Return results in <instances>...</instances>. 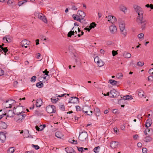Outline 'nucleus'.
I'll list each match as a JSON object with an SVG mask.
<instances>
[{
	"label": "nucleus",
	"mask_w": 153,
	"mask_h": 153,
	"mask_svg": "<svg viewBox=\"0 0 153 153\" xmlns=\"http://www.w3.org/2000/svg\"><path fill=\"white\" fill-rule=\"evenodd\" d=\"M96 25V24L95 22H93L90 24L89 27L91 29L92 28H94L95 27Z\"/></svg>",
	"instance_id": "c9c22d12"
},
{
	"label": "nucleus",
	"mask_w": 153,
	"mask_h": 153,
	"mask_svg": "<svg viewBox=\"0 0 153 153\" xmlns=\"http://www.w3.org/2000/svg\"><path fill=\"white\" fill-rule=\"evenodd\" d=\"M80 20H81V21L79 22L82 23L83 25L87 23L86 20L85 19H84V18H80Z\"/></svg>",
	"instance_id": "c756f323"
},
{
	"label": "nucleus",
	"mask_w": 153,
	"mask_h": 153,
	"mask_svg": "<svg viewBox=\"0 0 153 153\" xmlns=\"http://www.w3.org/2000/svg\"><path fill=\"white\" fill-rule=\"evenodd\" d=\"M51 101L53 103H56L59 100V99L57 97L56 98V97H52L51 99Z\"/></svg>",
	"instance_id": "a878e982"
},
{
	"label": "nucleus",
	"mask_w": 153,
	"mask_h": 153,
	"mask_svg": "<svg viewBox=\"0 0 153 153\" xmlns=\"http://www.w3.org/2000/svg\"><path fill=\"white\" fill-rule=\"evenodd\" d=\"M123 100H131L133 99L131 95H127L123 97Z\"/></svg>",
	"instance_id": "4be33fe9"
},
{
	"label": "nucleus",
	"mask_w": 153,
	"mask_h": 153,
	"mask_svg": "<svg viewBox=\"0 0 153 153\" xmlns=\"http://www.w3.org/2000/svg\"><path fill=\"white\" fill-rule=\"evenodd\" d=\"M88 134L87 132L84 131L79 132L78 137L79 140L82 142L86 141L88 139Z\"/></svg>",
	"instance_id": "7ed1b4c3"
},
{
	"label": "nucleus",
	"mask_w": 153,
	"mask_h": 153,
	"mask_svg": "<svg viewBox=\"0 0 153 153\" xmlns=\"http://www.w3.org/2000/svg\"><path fill=\"white\" fill-rule=\"evenodd\" d=\"M4 71L1 68H0V76L3 75L4 74Z\"/></svg>",
	"instance_id": "680f3d73"
},
{
	"label": "nucleus",
	"mask_w": 153,
	"mask_h": 153,
	"mask_svg": "<svg viewBox=\"0 0 153 153\" xmlns=\"http://www.w3.org/2000/svg\"><path fill=\"white\" fill-rule=\"evenodd\" d=\"M125 22L119 25V27L121 33L122 34L124 37L126 36L127 34L126 30L125 29Z\"/></svg>",
	"instance_id": "423d86ee"
},
{
	"label": "nucleus",
	"mask_w": 153,
	"mask_h": 153,
	"mask_svg": "<svg viewBox=\"0 0 153 153\" xmlns=\"http://www.w3.org/2000/svg\"><path fill=\"white\" fill-rule=\"evenodd\" d=\"M119 8L120 10L123 12L124 13L126 12L127 9L122 4H120L119 6Z\"/></svg>",
	"instance_id": "f8f14e48"
},
{
	"label": "nucleus",
	"mask_w": 153,
	"mask_h": 153,
	"mask_svg": "<svg viewBox=\"0 0 153 153\" xmlns=\"http://www.w3.org/2000/svg\"><path fill=\"white\" fill-rule=\"evenodd\" d=\"M142 152L143 153H147V149L146 148H143L142 149Z\"/></svg>",
	"instance_id": "bf43d9fd"
},
{
	"label": "nucleus",
	"mask_w": 153,
	"mask_h": 153,
	"mask_svg": "<svg viewBox=\"0 0 153 153\" xmlns=\"http://www.w3.org/2000/svg\"><path fill=\"white\" fill-rule=\"evenodd\" d=\"M97 63L99 67H102L104 64V63L101 60L97 61Z\"/></svg>",
	"instance_id": "c85d7f7f"
},
{
	"label": "nucleus",
	"mask_w": 153,
	"mask_h": 153,
	"mask_svg": "<svg viewBox=\"0 0 153 153\" xmlns=\"http://www.w3.org/2000/svg\"><path fill=\"white\" fill-rule=\"evenodd\" d=\"M152 140V138L149 136H147L145 138L144 141L146 143L150 142Z\"/></svg>",
	"instance_id": "5701e85b"
},
{
	"label": "nucleus",
	"mask_w": 153,
	"mask_h": 153,
	"mask_svg": "<svg viewBox=\"0 0 153 153\" xmlns=\"http://www.w3.org/2000/svg\"><path fill=\"white\" fill-rule=\"evenodd\" d=\"M152 124V120L151 119H148L145 124V126L146 127H149Z\"/></svg>",
	"instance_id": "6ab92c4d"
},
{
	"label": "nucleus",
	"mask_w": 153,
	"mask_h": 153,
	"mask_svg": "<svg viewBox=\"0 0 153 153\" xmlns=\"http://www.w3.org/2000/svg\"><path fill=\"white\" fill-rule=\"evenodd\" d=\"M114 17V16H108V17H107L108 18V21L109 22H111L112 24H114V22L115 20L113 19Z\"/></svg>",
	"instance_id": "a211bd4d"
},
{
	"label": "nucleus",
	"mask_w": 153,
	"mask_h": 153,
	"mask_svg": "<svg viewBox=\"0 0 153 153\" xmlns=\"http://www.w3.org/2000/svg\"><path fill=\"white\" fill-rule=\"evenodd\" d=\"M40 39L42 40H46V37L43 35L40 36Z\"/></svg>",
	"instance_id": "052dcab7"
},
{
	"label": "nucleus",
	"mask_w": 153,
	"mask_h": 153,
	"mask_svg": "<svg viewBox=\"0 0 153 153\" xmlns=\"http://www.w3.org/2000/svg\"><path fill=\"white\" fill-rule=\"evenodd\" d=\"M49 71H48V72H47L44 74V75H46L48 76H49V77H51L52 76V75L51 74H49Z\"/></svg>",
	"instance_id": "13d9d810"
},
{
	"label": "nucleus",
	"mask_w": 153,
	"mask_h": 153,
	"mask_svg": "<svg viewBox=\"0 0 153 153\" xmlns=\"http://www.w3.org/2000/svg\"><path fill=\"white\" fill-rule=\"evenodd\" d=\"M8 51L7 47L3 48H2V50H1V52L3 53V51L4 53H5V55L8 54L10 53V52Z\"/></svg>",
	"instance_id": "f3484780"
},
{
	"label": "nucleus",
	"mask_w": 153,
	"mask_h": 153,
	"mask_svg": "<svg viewBox=\"0 0 153 153\" xmlns=\"http://www.w3.org/2000/svg\"><path fill=\"white\" fill-rule=\"evenodd\" d=\"M32 147H33L36 150H38L40 148L38 146L36 145L32 144Z\"/></svg>",
	"instance_id": "a18cd8bd"
},
{
	"label": "nucleus",
	"mask_w": 153,
	"mask_h": 153,
	"mask_svg": "<svg viewBox=\"0 0 153 153\" xmlns=\"http://www.w3.org/2000/svg\"><path fill=\"white\" fill-rule=\"evenodd\" d=\"M120 98H121V99H117L118 104H119L120 105H121V107L123 108L125 106V105L124 104L123 105L122 104H123V102L124 100H123V99H122V97H121V96H120Z\"/></svg>",
	"instance_id": "2eb2a0df"
},
{
	"label": "nucleus",
	"mask_w": 153,
	"mask_h": 153,
	"mask_svg": "<svg viewBox=\"0 0 153 153\" xmlns=\"http://www.w3.org/2000/svg\"><path fill=\"white\" fill-rule=\"evenodd\" d=\"M120 146V144L117 141H115V148L118 147Z\"/></svg>",
	"instance_id": "5fc2aeb1"
},
{
	"label": "nucleus",
	"mask_w": 153,
	"mask_h": 153,
	"mask_svg": "<svg viewBox=\"0 0 153 153\" xmlns=\"http://www.w3.org/2000/svg\"><path fill=\"white\" fill-rule=\"evenodd\" d=\"M98 60H99V59L98 56H96L94 58V61L95 62H97V61H98Z\"/></svg>",
	"instance_id": "338daca9"
},
{
	"label": "nucleus",
	"mask_w": 153,
	"mask_h": 153,
	"mask_svg": "<svg viewBox=\"0 0 153 153\" xmlns=\"http://www.w3.org/2000/svg\"><path fill=\"white\" fill-rule=\"evenodd\" d=\"M13 3V2L12 0H9L7 2V4L9 6H11L13 8V7L12 6V4Z\"/></svg>",
	"instance_id": "37998d69"
},
{
	"label": "nucleus",
	"mask_w": 153,
	"mask_h": 153,
	"mask_svg": "<svg viewBox=\"0 0 153 153\" xmlns=\"http://www.w3.org/2000/svg\"><path fill=\"white\" fill-rule=\"evenodd\" d=\"M115 134H116L117 135H118L120 134V131L117 128H115Z\"/></svg>",
	"instance_id": "6e6d98bb"
},
{
	"label": "nucleus",
	"mask_w": 153,
	"mask_h": 153,
	"mask_svg": "<svg viewBox=\"0 0 153 153\" xmlns=\"http://www.w3.org/2000/svg\"><path fill=\"white\" fill-rule=\"evenodd\" d=\"M76 111H81L80 107L79 105H77L76 106Z\"/></svg>",
	"instance_id": "603ef678"
},
{
	"label": "nucleus",
	"mask_w": 153,
	"mask_h": 153,
	"mask_svg": "<svg viewBox=\"0 0 153 153\" xmlns=\"http://www.w3.org/2000/svg\"><path fill=\"white\" fill-rule=\"evenodd\" d=\"M123 56L124 57L126 58H130L131 56V54L127 52H124L123 53Z\"/></svg>",
	"instance_id": "aec40b11"
},
{
	"label": "nucleus",
	"mask_w": 153,
	"mask_h": 153,
	"mask_svg": "<svg viewBox=\"0 0 153 153\" xmlns=\"http://www.w3.org/2000/svg\"><path fill=\"white\" fill-rule=\"evenodd\" d=\"M30 42V41L27 40L25 39L22 40L21 42V44L22 47H24L25 48H27V45H29Z\"/></svg>",
	"instance_id": "6e6552de"
},
{
	"label": "nucleus",
	"mask_w": 153,
	"mask_h": 153,
	"mask_svg": "<svg viewBox=\"0 0 153 153\" xmlns=\"http://www.w3.org/2000/svg\"><path fill=\"white\" fill-rule=\"evenodd\" d=\"M74 27L72 28V30L68 33L67 36L68 37L71 38L72 36L74 35V31L72 30L74 29Z\"/></svg>",
	"instance_id": "412c9836"
},
{
	"label": "nucleus",
	"mask_w": 153,
	"mask_h": 153,
	"mask_svg": "<svg viewBox=\"0 0 153 153\" xmlns=\"http://www.w3.org/2000/svg\"><path fill=\"white\" fill-rule=\"evenodd\" d=\"M7 127V125L3 121L0 122V128L1 129H5Z\"/></svg>",
	"instance_id": "4468645a"
},
{
	"label": "nucleus",
	"mask_w": 153,
	"mask_h": 153,
	"mask_svg": "<svg viewBox=\"0 0 153 153\" xmlns=\"http://www.w3.org/2000/svg\"><path fill=\"white\" fill-rule=\"evenodd\" d=\"M69 142L71 143L72 144H76L77 143V140H71V141H69Z\"/></svg>",
	"instance_id": "8fccbe9b"
},
{
	"label": "nucleus",
	"mask_w": 153,
	"mask_h": 153,
	"mask_svg": "<svg viewBox=\"0 0 153 153\" xmlns=\"http://www.w3.org/2000/svg\"><path fill=\"white\" fill-rule=\"evenodd\" d=\"M77 14H78L79 16V18H84L85 16V13L82 11L81 10H79L78 11Z\"/></svg>",
	"instance_id": "9b49d317"
},
{
	"label": "nucleus",
	"mask_w": 153,
	"mask_h": 153,
	"mask_svg": "<svg viewBox=\"0 0 153 153\" xmlns=\"http://www.w3.org/2000/svg\"><path fill=\"white\" fill-rule=\"evenodd\" d=\"M15 149L13 147L10 148L7 150V152L8 153H13Z\"/></svg>",
	"instance_id": "72a5a7b5"
},
{
	"label": "nucleus",
	"mask_w": 153,
	"mask_h": 153,
	"mask_svg": "<svg viewBox=\"0 0 153 153\" xmlns=\"http://www.w3.org/2000/svg\"><path fill=\"white\" fill-rule=\"evenodd\" d=\"M66 93L63 94L61 95H58V94H56V95H57L56 97H64L65 95H66Z\"/></svg>",
	"instance_id": "e2e57ef3"
},
{
	"label": "nucleus",
	"mask_w": 153,
	"mask_h": 153,
	"mask_svg": "<svg viewBox=\"0 0 153 153\" xmlns=\"http://www.w3.org/2000/svg\"><path fill=\"white\" fill-rule=\"evenodd\" d=\"M72 17L74 20H76L77 21H81V20H80V18H79V16L77 15L73 14L72 15Z\"/></svg>",
	"instance_id": "cd10ccee"
},
{
	"label": "nucleus",
	"mask_w": 153,
	"mask_h": 153,
	"mask_svg": "<svg viewBox=\"0 0 153 153\" xmlns=\"http://www.w3.org/2000/svg\"><path fill=\"white\" fill-rule=\"evenodd\" d=\"M144 36V34L141 33L138 35V37L139 38L141 39L142 38H143Z\"/></svg>",
	"instance_id": "3c124183"
},
{
	"label": "nucleus",
	"mask_w": 153,
	"mask_h": 153,
	"mask_svg": "<svg viewBox=\"0 0 153 153\" xmlns=\"http://www.w3.org/2000/svg\"><path fill=\"white\" fill-rule=\"evenodd\" d=\"M120 95V93L119 92V90H117V89L115 88V98L119 96Z\"/></svg>",
	"instance_id": "58836bf2"
},
{
	"label": "nucleus",
	"mask_w": 153,
	"mask_h": 153,
	"mask_svg": "<svg viewBox=\"0 0 153 153\" xmlns=\"http://www.w3.org/2000/svg\"><path fill=\"white\" fill-rule=\"evenodd\" d=\"M38 17L39 19L42 20L44 22L47 23V20L46 17L45 16H43L42 13H39L38 15Z\"/></svg>",
	"instance_id": "1a4fd4ad"
},
{
	"label": "nucleus",
	"mask_w": 153,
	"mask_h": 153,
	"mask_svg": "<svg viewBox=\"0 0 153 153\" xmlns=\"http://www.w3.org/2000/svg\"><path fill=\"white\" fill-rule=\"evenodd\" d=\"M153 79V76H150L148 77V80L149 81H150L152 80V79Z\"/></svg>",
	"instance_id": "774afa93"
},
{
	"label": "nucleus",
	"mask_w": 153,
	"mask_h": 153,
	"mask_svg": "<svg viewBox=\"0 0 153 153\" xmlns=\"http://www.w3.org/2000/svg\"><path fill=\"white\" fill-rule=\"evenodd\" d=\"M133 7L135 11L138 13V16L137 19V22L141 25L142 30H145L146 27V24L147 23V21L143 19V12L142 9L140 6L136 5H134Z\"/></svg>",
	"instance_id": "f257e3e1"
},
{
	"label": "nucleus",
	"mask_w": 153,
	"mask_h": 153,
	"mask_svg": "<svg viewBox=\"0 0 153 153\" xmlns=\"http://www.w3.org/2000/svg\"><path fill=\"white\" fill-rule=\"evenodd\" d=\"M109 82L112 85H115V80H114L110 79L109 80Z\"/></svg>",
	"instance_id": "09e8293b"
},
{
	"label": "nucleus",
	"mask_w": 153,
	"mask_h": 153,
	"mask_svg": "<svg viewBox=\"0 0 153 153\" xmlns=\"http://www.w3.org/2000/svg\"><path fill=\"white\" fill-rule=\"evenodd\" d=\"M59 108L62 111H65V106L64 105H61L59 106Z\"/></svg>",
	"instance_id": "e433bc0d"
},
{
	"label": "nucleus",
	"mask_w": 153,
	"mask_h": 153,
	"mask_svg": "<svg viewBox=\"0 0 153 153\" xmlns=\"http://www.w3.org/2000/svg\"><path fill=\"white\" fill-rule=\"evenodd\" d=\"M14 102H16L14 100L8 99L4 101L2 104V105L4 108H10L11 107V105Z\"/></svg>",
	"instance_id": "20e7f679"
},
{
	"label": "nucleus",
	"mask_w": 153,
	"mask_h": 153,
	"mask_svg": "<svg viewBox=\"0 0 153 153\" xmlns=\"http://www.w3.org/2000/svg\"><path fill=\"white\" fill-rule=\"evenodd\" d=\"M36 86L39 88H41L43 87L44 84L40 82L36 83Z\"/></svg>",
	"instance_id": "7c9ffc66"
},
{
	"label": "nucleus",
	"mask_w": 153,
	"mask_h": 153,
	"mask_svg": "<svg viewBox=\"0 0 153 153\" xmlns=\"http://www.w3.org/2000/svg\"><path fill=\"white\" fill-rule=\"evenodd\" d=\"M65 149L67 153H76L75 151L71 148L67 147L65 148Z\"/></svg>",
	"instance_id": "ddd939ff"
},
{
	"label": "nucleus",
	"mask_w": 153,
	"mask_h": 153,
	"mask_svg": "<svg viewBox=\"0 0 153 153\" xmlns=\"http://www.w3.org/2000/svg\"><path fill=\"white\" fill-rule=\"evenodd\" d=\"M116 77L117 78L120 79L121 78L123 77V74L121 73H118L116 75Z\"/></svg>",
	"instance_id": "c03bdc74"
},
{
	"label": "nucleus",
	"mask_w": 153,
	"mask_h": 153,
	"mask_svg": "<svg viewBox=\"0 0 153 153\" xmlns=\"http://www.w3.org/2000/svg\"><path fill=\"white\" fill-rule=\"evenodd\" d=\"M77 149L79 152L82 153L83 152L84 148L82 147L78 146L77 147Z\"/></svg>",
	"instance_id": "4c0bfd02"
},
{
	"label": "nucleus",
	"mask_w": 153,
	"mask_h": 153,
	"mask_svg": "<svg viewBox=\"0 0 153 153\" xmlns=\"http://www.w3.org/2000/svg\"><path fill=\"white\" fill-rule=\"evenodd\" d=\"M144 65V63L143 62H137V65L139 66L142 67Z\"/></svg>",
	"instance_id": "ea45409f"
},
{
	"label": "nucleus",
	"mask_w": 153,
	"mask_h": 153,
	"mask_svg": "<svg viewBox=\"0 0 153 153\" xmlns=\"http://www.w3.org/2000/svg\"><path fill=\"white\" fill-rule=\"evenodd\" d=\"M6 133L2 131L0 132V140L2 141V143H3L6 139Z\"/></svg>",
	"instance_id": "9d476101"
},
{
	"label": "nucleus",
	"mask_w": 153,
	"mask_h": 153,
	"mask_svg": "<svg viewBox=\"0 0 153 153\" xmlns=\"http://www.w3.org/2000/svg\"><path fill=\"white\" fill-rule=\"evenodd\" d=\"M35 115L37 116H41L43 115L38 110H36L35 111Z\"/></svg>",
	"instance_id": "f704fd0d"
},
{
	"label": "nucleus",
	"mask_w": 153,
	"mask_h": 153,
	"mask_svg": "<svg viewBox=\"0 0 153 153\" xmlns=\"http://www.w3.org/2000/svg\"><path fill=\"white\" fill-rule=\"evenodd\" d=\"M79 99L76 97H71L69 100L68 103H75L79 101Z\"/></svg>",
	"instance_id": "0eeeda50"
},
{
	"label": "nucleus",
	"mask_w": 153,
	"mask_h": 153,
	"mask_svg": "<svg viewBox=\"0 0 153 153\" xmlns=\"http://www.w3.org/2000/svg\"><path fill=\"white\" fill-rule=\"evenodd\" d=\"M100 148L99 146L96 147L93 149V151L95 153H98L99 152Z\"/></svg>",
	"instance_id": "2f4dec72"
},
{
	"label": "nucleus",
	"mask_w": 153,
	"mask_h": 153,
	"mask_svg": "<svg viewBox=\"0 0 153 153\" xmlns=\"http://www.w3.org/2000/svg\"><path fill=\"white\" fill-rule=\"evenodd\" d=\"M9 110L7 113V117H14L13 114H14L13 113H12L11 112L9 111Z\"/></svg>",
	"instance_id": "a19ab883"
},
{
	"label": "nucleus",
	"mask_w": 153,
	"mask_h": 153,
	"mask_svg": "<svg viewBox=\"0 0 153 153\" xmlns=\"http://www.w3.org/2000/svg\"><path fill=\"white\" fill-rule=\"evenodd\" d=\"M9 111L11 112L12 113H13L14 114L17 115V116L15 117V119L16 120H17V121H19L22 122V120L25 119V118L26 116V115L25 114H22L25 113V112L23 111H22L21 112H16V111H15V112L16 113H15V112L12 110H9Z\"/></svg>",
	"instance_id": "f03ea898"
},
{
	"label": "nucleus",
	"mask_w": 153,
	"mask_h": 153,
	"mask_svg": "<svg viewBox=\"0 0 153 153\" xmlns=\"http://www.w3.org/2000/svg\"><path fill=\"white\" fill-rule=\"evenodd\" d=\"M115 28V25L114 24H112V25H111L109 27V30L110 31V32L112 33H114V29Z\"/></svg>",
	"instance_id": "bb28decb"
},
{
	"label": "nucleus",
	"mask_w": 153,
	"mask_h": 153,
	"mask_svg": "<svg viewBox=\"0 0 153 153\" xmlns=\"http://www.w3.org/2000/svg\"><path fill=\"white\" fill-rule=\"evenodd\" d=\"M8 37V36H6L3 38V40H4L5 43L7 42H11V39L9 38Z\"/></svg>",
	"instance_id": "b1692460"
},
{
	"label": "nucleus",
	"mask_w": 153,
	"mask_h": 153,
	"mask_svg": "<svg viewBox=\"0 0 153 153\" xmlns=\"http://www.w3.org/2000/svg\"><path fill=\"white\" fill-rule=\"evenodd\" d=\"M94 111L97 116H99L100 114V110L98 108H96L94 109Z\"/></svg>",
	"instance_id": "473e14b6"
},
{
	"label": "nucleus",
	"mask_w": 153,
	"mask_h": 153,
	"mask_svg": "<svg viewBox=\"0 0 153 153\" xmlns=\"http://www.w3.org/2000/svg\"><path fill=\"white\" fill-rule=\"evenodd\" d=\"M110 146L112 149H115V141L111 142Z\"/></svg>",
	"instance_id": "79ce46f5"
},
{
	"label": "nucleus",
	"mask_w": 153,
	"mask_h": 153,
	"mask_svg": "<svg viewBox=\"0 0 153 153\" xmlns=\"http://www.w3.org/2000/svg\"><path fill=\"white\" fill-rule=\"evenodd\" d=\"M118 22L119 25L120 24L123 23L124 22L121 19H119L118 21Z\"/></svg>",
	"instance_id": "864d4df0"
},
{
	"label": "nucleus",
	"mask_w": 153,
	"mask_h": 153,
	"mask_svg": "<svg viewBox=\"0 0 153 153\" xmlns=\"http://www.w3.org/2000/svg\"><path fill=\"white\" fill-rule=\"evenodd\" d=\"M46 109L47 112L50 114L55 113L56 111V108L53 105H49L47 106Z\"/></svg>",
	"instance_id": "39448f33"
},
{
	"label": "nucleus",
	"mask_w": 153,
	"mask_h": 153,
	"mask_svg": "<svg viewBox=\"0 0 153 153\" xmlns=\"http://www.w3.org/2000/svg\"><path fill=\"white\" fill-rule=\"evenodd\" d=\"M55 136L59 138H61L62 136V134L60 131H57L55 134Z\"/></svg>",
	"instance_id": "393cba45"
},
{
	"label": "nucleus",
	"mask_w": 153,
	"mask_h": 153,
	"mask_svg": "<svg viewBox=\"0 0 153 153\" xmlns=\"http://www.w3.org/2000/svg\"><path fill=\"white\" fill-rule=\"evenodd\" d=\"M35 128H36V130L38 131H41L43 129V128H42V129H40V128H39V127L38 126H36L35 127Z\"/></svg>",
	"instance_id": "4d7b16f0"
},
{
	"label": "nucleus",
	"mask_w": 153,
	"mask_h": 153,
	"mask_svg": "<svg viewBox=\"0 0 153 153\" xmlns=\"http://www.w3.org/2000/svg\"><path fill=\"white\" fill-rule=\"evenodd\" d=\"M42 102V101L41 98L37 99L36 101V107H40L41 105V104Z\"/></svg>",
	"instance_id": "dca6fc26"
},
{
	"label": "nucleus",
	"mask_w": 153,
	"mask_h": 153,
	"mask_svg": "<svg viewBox=\"0 0 153 153\" xmlns=\"http://www.w3.org/2000/svg\"><path fill=\"white\" fill-rule=\"evenodd\" d=\"M83 108H82V111L83 112H85V113L86 114L88 115H89V116H90V115H91L92 114V111H90V114H88V111H85L84 110H83Z\"/></svg>",
	"instance_id": "49530a36"
},
{
	"label": "nucleus",
	"mask_w": 153,
	"mask_h": 153,
	"mask_svg": "<svg viewBox=\"0 0 153 153\" xmlns=\"http://www.w3.org/2000/svg\"><path fill=\"white\" fill-rule=\"evenodd\" d=\"M149 72L150 74H153V68L150 69L149 71Z\"/></svg>",
	"instance_id": "0e129e2a"
},
{
	"label": "nucleus",
	"mask_w": 153,
	"mask_h": 153,
	"mask_svg": "<svg viewBox=\"0 0 153 153\" xmlns=\"http://www.w3.org/2000/svg\"><path fill=\"white\" fill-rule=\"evenodd\" d=\"M36 77V76H34L31 78V81L32 82H34L35 81Z\"/></svg>",
	"instance_id": "de8ad7c7"
},
{
	"label": "nucleus",
	"mask_w": 153,
	"mask_h": 153,
	"mask_svg": "<svg viewBox=\"0 0 153 153\" xmlns=\"http://www.w3.org/2000/svg\"><path fill=\"white\" fill-rule=\"evenodd\" d=\"M23 4V2L22 1H19L18 3V5L19 6H21Z\"/></svg>",
	"instance_id": "69168bd1"
}]
</instances>
